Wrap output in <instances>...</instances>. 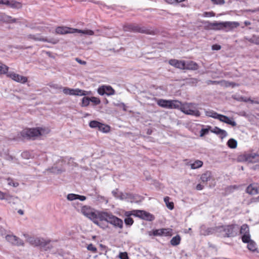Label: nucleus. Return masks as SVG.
<instances>
[{
    "label": "nucleus",
    "instance_id": "59",
    "mask_svg": "<svg viewBox=\"0 0 259 259\" xmlns=\"http://www.w3.org/2000/svg\"><path fill=\"white\" fill-rule=\"evenodd\" d=\"M244 24L246 26H248L250 25L251 23L249 21H246L244 22Z\"/></svg>",
    "mask_w": 259,
    "mask_h": 259
},
{
    "label": "nucleus",
    "instance_id": "3",
    "mask_svg": "<svg viewBox=\"0 0 259 259\" xmlns=\"http://www.w3.org/2000/svg\"><path fill=\"white\" fill-rule=\"evenodd\" d=\"M239 230V226L236 224L218 226L217 231L225 237L236 236Z\"/></svg>",
    "mask_w": 259,
    "mask_h": 259
},
{
    "label": "nucleus",
    "instance_id": "9",
    "mask_svg": "<svg viewBox=\"0 0 259 259\" xmlns=\"http://www.w3.org/2000/svg\"><path fill=\"white\" fill-rule=\"evenodd\" d=\"M28 241L31 245L38 246L41 248L45 247L50 240H46L44 238L30 237L28 239Z\"/></svg>",
    "mask_w": 259,
    "mask_h": 259
},
{
    "label": "nucleus",
    "instance_id": "4",
    "mask_svg": "<svg viewBox=\"0 0 259 259\" xmlns=\"http://www.w3.org/2000/svg\"><path fill=\"white\" fill-rule=\"evenodd\" d=\"M56 32L58 34H64L66 33H74L75 32L80 33L85 35H92L94 34L93 31L91 30H80L75 28H71L68 27L60 26L56 29Z\"/></svg>",
    "mask_w": 259,
    "mask_h": 259
},
{
    "label": "nucleus",
    "instance_id": "52",
    "mask_svg": "<svg viewBox=\"0 0 259 259\" xmlns=\"http://www.w3.org/2000/svg\"><path fill=\"white\" fill-rule=\"evenodd\" d=\"M50 241L48 243V245H47L45 246V247L42 248L44 249L45 250H51L53 246L52 245L50 244Z\"/></svg>",
    "mask_w": 259,
    "mask_h": 259
},
{
    "label": "nucleus",
    "instance_id": "7",
    "mask_svg": "<svg viewBox=\"0 0 259 259\" xmlns=\"http://www.w3.org/2000/svg\"><path fill=\"white\" fill-rule=\"evenodd\" d=\"M42 129L37 128L24 129L21 132V135L24 139H34L41 134Z\"/></svg>",
    "mask_w": 259,
    "mask_h": 259
},
{
    "label": "nucleus",
    "instance_id": "45",
    "mask_svg": "<svg viewBox=\"0 0 259 259\" xmlns=\"http://www.w3.org/2000/svg\"><path fill=\"white\" fill-rule=\"evenodd\" d=\"M124 222L126 225H132L134 223V221L132 218L127 217L124 219Z\"/></svg>",
    "mask_w": 259,
    "mask_h": 259
},
{
    "label": "nucleus",
    "instance_id": "63",
    "mask_svg": "<svg viewBox=\"0 0 259 259\" xmlns=\"http://www.w3.org/2000/svg\"><path fill=\"white\" fill-rule=\"evenodd\" d=\"M191 230V228H189V231H190Z\"/></svg>",
    "mask_w": 259,
    "mask_h": 259
},
{
    "label": "nucleus",
    "instance_id": "28",
    "mask_svg": "<svg viewBox=\"0 0 259 259\" xmlns=\"http://www.w3.org/2000/svg\"><path fill=\"white\" fill-rule=\"evenodd\" d=\"M222 85L225 87H232V88H234L235 87H238L239 84L235 83L234 82H230L227 81H223L221 82Z\"/></svg>",
    "mask_w": 259,
    "mask_h": 259
},
{
    "label": "nucleus",
    "instance_id": "58",
    "mask_svg": "<svg viewBox=\"0 0 259 259\" xmlns=\"http://www.w3.org/2000/svg\"><path fill=\"white\" fill-rule=\"evenodd\" d=\"M132 29H133L135 31H139V32H144V31L143 30H141L140 29H139L137 27H135L134 28H132Z\"/></svg>",
    "mask_w": 259,
    "mask_h": 259
},
{
    "label": "nucleus",
    "instance_id": "54",
    "mask_svg": "<svg viewBox=\"0 0 259 259\" xmlns=\"http://www.w3.org/2000/svg\"><path fill=\"white\" fill-rule=\"evenodd\" d=\"M6 194L0 191V200L6 199Z\"/></svg>",
    "mask_w": 259,
    "mask_h": 259
},
{
    "label": "nucleus",
    "instance_id": "42",
    "mask_svg": "<svg viewBox=\"0 0 259 259\" xmlns=\"http://www.w3.org/2000/svg\"><path fill=\"white\" fill-rule=\"evenodd\" d=\"M226 118L227 120L225 121V123H227L229 125H231L232 126H235L237 125L236 122L235 121L233 120L232 119H231V118H230L229 117H228V118Z\"/></svg>",
    "mask_w": 259,
    "mask_h": 259
},
{
    "label": "nucleus",
    "instance_id": "48",
    "mask_svg": "<svg viewBox=\"0 0 259 259\" xmlns=\"http://www.w3.org/2000/svg\"><path fill=\"white\" fill-rule=\"evenodd\" d=\"M226 118H228V117L222 114H220L218 119L222 122H225V121L227 120Z\"/></svg>",
    "mask_w": 259,
    "mask_h": 259
},
{
    "label": "nucleus",
    "instance_id": "51",
    "mask_svg": "<svg viewBox=\"0 0 259 259\" xmlns=\"http://www.w3.org/2000/svg\"><path fill=\"white\" fill-rule=\"evenodd\" d=\"M221 49V46L219 45H213L212 46V50H220Z\"/></svg>",
    "mask_w": 259,
    "mask_h": 259
},
{
    "label": "nucleus",
    "instance_id": "5",
    "mask_svg": "<svg viewBox=\"0 0 259 259\" xmlns=\"http://www.w3.org/2000/svg\"><path fill=\"white\" fill-rule=\"evenodd\" d=\"M181 111L184 113L199 117L200 115V112L197 110L196 105L193 103H185L181 106Z\"/></svg>",
    "mask_w": 259,
    "mask_h": 259
},
{
    "label": "nucleus",
    "instance_id": "22",
    "mask_svg": "<svg viewBox=\"0 0 259 259\" xmlns=\"http://www.w3.org/2000/svg\"><path fill=\"white\" fill-rule=\"evenodd\" d=\"M246 191L251 195H255L258 193L257 187L254 184L249 185L246 188Z\"/></svg>",
    "mask_w": 259,
    "mask_h": 259
},
{
    "label": "nucleus",
    "instance_id": "43",
    "mask_svg": "<svg viewBox=\"0 0 259 259\" xmlns=\"http://www.w3.org/2000/svg\"><path fill=\"white\" fill-rule=\"evenodd\" d=\"M67 198L69 201H72L74 200H76L77 198V194H69L67 195Z\"/></svg>",
    "mask_w": 259,
    "mask_h": 259
},
{
    "label": "nucleus",
    "instance_id": "56",
    "mask_svg": "<svg viewBox=\"0 0 259 259\" xmlns=\"http://www.w3.org/2000/svg\"><path fill=\"white\" fill-rule=\"evenodd\" d=\"M75 60H76V61L78 63H79V64H83V65H85V64H86V62H85V61H82V60H81L80 59H79V58H76L75 59Z\"/></svg>",
    "mask_w": 259,
    "mask_h": 259
},
{
    "label": "nucleus",
    "instance_id": "47",
    "mask_svg": "<svg viewBox=\"0 0 259 259\" xmlns=\"http://www.w3.org/2000/svg\"><path fill=\"white\" fill-rule=\"evenodd\" d=\"M120 259H128V257L126 252H121L119 254Z\"/></svg>",
    "mask_w": 259,
    "mask_h": 259
},
{
    "label": "nucleus",
    "instance_id": "33",
    "mask_svg": "<svg viewBox=\"0 0 259 259\" xmlns=\"http://www.w3.org/2000/svg\"><path fill=\"white\" fill-rule=\"evenodd\" d=\"M98 130L104 133H107L110 130V127L101 123L100 125L99 126Z\"/></svg>",
    "mask_w": 259,
    "mask_h": 259
},
{
    "label": "nucleus",
    "instance_id": "57",
    "mask_svg": "<svg viewBox=\"0 0 259 259\" xmlns=\"http://www.w3.org/2000/svg\"><path fill=\"white\" fill-rule=\"evenodd\" d=\"M203 186H202V185H201L200 184H198L197 186H196V189L198 190H201L203 189Z\"/></svg>",
    "mask_w": 259,
    "mask_h": 259
},
{
    "label": "nucleus",
    "instance_id": "61",
    "mask_svg": "<svg viewBox=\"0 0 259 259\" xmlns=\"http://www.w3.org/2000/svg\"><path fill=\"white\" fill-rule=\"evenodd\" d=\"M18 212L19 214H21V215H23L24 212H23V211L21 209H19L18 211Z\"/></svg>",
    "mask_w": 259,
    "mask_h": 259
},
{
    "label": "nucleus",
    "instance_id": "31",
    "mask_svg": "<svg viewBox=\"0 0 259 259\" xmlns=\"http://www.w3.org/2000/svg\"><path fill=\"white\" fill-rule=\"evenodd\" d=\"M227 145L230 148L234 149L236 148L237 146V142L234 139H230L228 140Z\"/></svg>",
    "mask_w": 259,
    "mask_h": 259
},
{
    "label": "nucleus",
    "instance_id": "17",
    "mask_svg": "<svg viewBox=\"0 0 259 259\" xmlns=\"http://www.w3.org/2000/svg\"><path fill=\"white\" fill-rule=\"evenodd\" d=\"M169 63L171 66L181 69H184L185 68V61H184L171 59L169 61Z\"/></svg>",
    "mask_w": 259,
    "mask_h": 259
},
{
    "label": "nucleus",
    "instance_id": "8",
    "mask_svg": "<svg viewBox=\"0 0 259 259\" xmlns=\"http://www.w3.org/2000/svg\"><path fill=\"white\" fill-rule=\"evenodd\" d=\"M157 103L160 107L169 109L178 108L181 105V103L177 100L159 99Z\"/></svg>",
    "mask_w": 259,
    "mask_h": 259
},
{
    "label": "nucleus",
    "instance_id": "36",
    "mask_svg": "<svg viewBox=\"0 0 259 259\" xmlns=\"http://www.w3.org/2000/svg\"><path fill=\"white\" fill-rule=\"evenodd\" d=\"M242 240L244 243H248L252 240L250 239V235L249 233L244 234L242 236Z\"/></svg>",
    "mask_w": 259,
    "mask_h": 259
},
{
    "label": "nucleus",
    "instance_id": "40",
    "mask_svg": "<svg viewBox=\"0 0 259 259\" xmlns=\"http://www.w3.org/2000/svg\"><path fill=\"white\" fill-rule=\"evenodd\" d=\"M8 184L10 186H13L14 187H17L19 186V183L17 182H14L13 180L11 178H8L7 179Z\"/></svg>",
    "mask_w": 259,
    "mask_h": 259
},
{
    "label": "nucleus",
    "instance_id": "29",
    "mask_svg": "<svg viewBox=\"0 0 259 259\" xmlns=\"http://www.w3.org/2000/svg\"><path fill=\"white\" fill-rule=\"evenodd\" d=\"M181 237L179 235L174 237L170 240V243L173 246H176L180 244Z\"/></svg>",
    "mask_w": 259,
    "mask_h": 259
},
{
    "label": "nucleus",
    "instance_id": "32",
    "mask_svg": "<svg viewBox=\"0 0 259 259\" xmlns=\"http://www.w3.org/2000/svg\"><path fill=\"white\" fill-rule=\"evenodd\" d=\"M169 197L166 196L164 198V201L166 204V207L170 210L174 208V205L172 202H169Z\"/></svg>",
    "mask_w": 259,
    "mask_h": 259
},
{
    "label": "nucleus",
    "instance_id": "55",
    "mask_svg": "<svg viewBox=\"0 0 259 259\" xmlns=\"http://www.w3.org/2000/svg\"><path fill=\"white\" fill-rule=\"evenodd\" d=\"M77 199H79L80 201H84L86 199V197L84 196L79 195H77Z\"/></svg>",
    "mask_w": 259,
    "mask_h": 259
},
{
    "label": "nucleus",
    "instance_id": "27",
    "mask_svg": "<svg viewBox=\"0 0 259 259\" xmlns=\"http://www.w3.org/2000/svg\"><path fill=\"white\" fill-rule=\"evenodd\" d=\"M245 39L249 42L259 45V36L253 35L251 38H247Z\"/></svg>",
    "mask_w": 259,
    "mask_h": 259
},
{
    "label": "nucleus",
    "instance_id": "39",
    "mask_svg": "<svg viewBox=\"0 0 259 259\" xmlns=\"http://www.w3.org/2000/svg\"><path fill=\"white\" fill-rule=\"evenodd\" d=\"M100 123H101L100 122H99L96 120H92V121H90V122L89 123V126L91 128H98L99 125H100Z\"/></svg>",
    "mask_w": 259,
    "mask_h": 259
},
{
    "label": "nucleus",
    "instance_id": "16",
    "mask_svg": "<svg viewBox=\"0 0 259 259\" xmlns=\"http://www.w3.org/2000/svg\"><path fill=\"white\" fill-rule=\"evenodd\" d=\"M217 227L214 228H206L204 226H202L200 228V233L202 235H208L213 233H218L217 231Z\"/></svg>",
    "mask_w": 259,
    "mask_h": 259
},
{
    "label": "nucleus",
    "instance_id": "1",
    "mask_svg": "<svg viewBox=\"0 0 259 259\" xmlns=\"http://www.w3.org/2000/svg\"><path fill=\"white\" fill-rule=\"evenodd\" d=\"M81 212L101 228H105L102 223L103 221L113 225L115 227H118L120 229L122 228V221L113 215L111 213L106 211L96 213L90 207L87 206H83L81 207Z\"/></svg>",
    "mask_w": 259,
    "mask_h": 259
},
{
    "label": "nucleus",
    "instance_id": "41",
    "mask_svg": "<svg viewBox=\"0 0 259 259\" xmlns=\"http://www.w3.org/2000/svg\"><path fill=\"white\" fill-rule=\"evenodd\" d=\"M90 102V99L89 97H83L82 99V106H87L89 105Z\"/></svg>",
    "mask_w": 259,
    "mask_h": 259
},
{
    "label": "nucleus",
    "instance_id": "37",
    "mask_svg": "<svg viewBox=\"0 0 259 259\" xmlns=\"http://www.w3.org/2000/svg\"><path fill=\"white\" fill-rule=\"evenodd\" d=\"M50 171L54 174H61L64 170L61 168H59L56 166H53L51 169H49Z\"/></svg>",
    "mask_w": 259,
    "mask_h": 259
},
{
    "label": "nucleus",
    "instance_id": "53",
    "mask_svg": "<svg viewBox=\"0 0 259 259\" xmlns=\"http://www.w3.org/2000/svg\"><path fill=\"white\" fill-rule=\"evenodd\" d=\"M22 156L23 157L27 159L29 158V157H30L28 152H24L23 153H22Z\"/></svg>",
    "mask_w": 259,
    "mask_h": 259
},
{
    "label": "nucleus",
    "instance_id": "15",
    "mask_svg": "<svg viewBox=\"0 0 259 259\" xmlns=\"http://www.w3.org/2000/svg\"><path fill=\"white\" fill-rule=\"evenodd\" d=\"M172 230L169 228H163L153 230V235L154 236H171Z\"/></svg>",
    "mask_w": 259,
    "mask_h": 259
},
{
    "label": "nucleus",
    "instance_id": "6",
    "mask_svg": "<svg viewBox=\"0 0 259 259\" xmlns=\"http://www.w3.org/2000/svg\"><path fill=\"white\" fill-rule=\"evenodd\" d=\"M237 159L238 162L256 163L259 162V154L255 153H244L239 155Z\"/></svg>",
    "mask_w": 259,
    "mask_h": 259
},
{
    "label": "nucleus",
    "instance_id": "24",
    "mask_svg": "<svg viewBox=\"0 0 259 259\" xmlns=\"http://www.w3.org/2000/svg\"><path fill=\"white\" fill-rule=\"evenodd\" d=\"M9 70V67L3 64L2 62H0V74H8Z\"/></svg>",
    "mask_w": 259,
    "mask_h": 259
},
{
    "label": "nucleus",
    "instance_id": "25",
    "mask_svg": "<svg viewBox=\"0 0 259 259\" xmlns=\"http://www.w3.org/2000/svg\"><path fill=\"white\" fill-rule=\"evenodd\" d=\"M205 113L206 116L212 117L215 119H218L220 115V114L217 113L216 112L213 110L205 111Z\"/></svg>",
    "mask_w": 259,
    "mask_h": 259
},
{
    "label": "nucleus",
    "instance_id": "44",
    "mask_svg": "<svg viewBox=\"0 0 259 259\" xmlns=\"http://www.w3.org/2000/svg\"><path fill=\"white\" fill-rule=\"evenodd\" d=\"M90 99V101L94 103L95 105H99L101 103L100 100L98 98L92 97Z\"/></svg>",
    "mask_w": 259,
    "mask_h": 259
},
{
    "label": "nucleus",
    "instance_id": "35",
    "mask_svg": "<svg viewBox=\"0 0 259 259\" xmlns=\"http://www.w3.org/2000/svg\"><path fill=\"white\" fill-rule=\"evenodd\" d=\"M247 243L248 244L247 247L248 249L251 251H254L256 249V245L255 243L253 240H251Z\"/></svg>",
    "mask_w": 259,
    "mask_h": 259
},
{
    "label": "nucleus",
    "instance_id": "49",
    "mask_svg": "<svg viewBox=\"0 0 259 259\" xmlns=\"http://www.w3.org/2000/svg\"><path fill=\"white\" fill-rule=\"evenodd\" d=\"M211 1L216 4L223 5L225 4L224 0H211Z\"/></svg>",
    "mask_w": 259,
    "mask_h": 259
},
{
    "label": "nucleus",
    "instance_id": "11",
    "mask_svg": "<svg viewBox=\"0 0 259 259\" xmlns=\"http://www.w3.org/2000/svg\"><path fill=\"white\" fill-rule=\"evenodd\" d=\"M98 93L101 96H111L115 94V91L110 85H102L98 88Z\"/></svg>",
    "mask_w": 259,
    "mask_h": 259
},
{
    "label": "nucleus",
    "instance_id": "10",
    "mask_svg": "<svg viewBox=\"0 0 259 259\" xmlns=\"http://www.w3.org/2000/svg\"><path fill=\"white\" fill-rule=\"evenodd\" d=\"M63 92L66 95L74 96H85L88 95V92L79 89H70L68 88H63Z\"/></svg>",
    "mask_w": 259,
    "mask_h": 259
},
{
    "label": "nucleus",
    "instance_id": "18",
    "mask_svg": "<svg viewBox=\"0 0 259 259\" xmlns=\"http://www.w3.org/2000/svg\"><path fill=\"white\" fill-rule=\"evenodd\" d=\"M211 133H214L217 135H219L221 139H223L227 136V132L224 130H222L218 127H214L210 130Z\"/></svg>",
    "mask_w": 259,
    "mask_h": 259
},
{
    "label": "nucleus",
    "instance_id": "14",
    "mask_svg": "<svg viewBox=\"0 0 259 259\" xmlns=\"http://www.w3.org/2000/svg\"><path fill=\"white\" fill-rule=\"evenodd\" d=\"M133 214L147 221H152L154 219V217L150 213L144 210H136Z\"/></svg>",
    "mask_w": 259,
    "mask_h": 259
},
{
    "label": "nucleus",
    "instance_id": "20",
    "mask_svg": "<svg viewBox=\"0 0 259 259\" xmlns=\"http://www.w3.org/2000/svg\"><path fill=\"white\" fill-rule=\"evenodd\" d=\"M0 21L6 23H11L16 22L17 20L15 18H13L11 16L3 14L0 15Z\"/></svg>",
    "mask_w": 259,
    "mask_h": 259
},
{
    "label": "nucleus",
    "instance_id": "23",
    "mask_svg": "<svg viewBox=\"0 0 259 259\" xmlns=\"http://www.w3.org/2000/svg\"><path fill=\"white\" fill-rule=\"evenodd\" d=\"M211 178V172L210 171H206L201 176V180L202 182H207L210 180Z\"/></svg>",
    "mask_w": 259,
    "mask_h": 259
},
{
    "label": "nucleus",
    "instance_id": "34",
    "mask_svg": "<svg viewBox=\"0 0 259 259\" xmlns=\"http://www.w3.org/2000/svg\"><path fill=\"white\" fill-rule=\"evenodd\" d=\"M119 198L121 200H127V201L131 200L133 198V195L131 194L127 193H121L120 195Z\"/></svg>",
    "mask_w": 259,
    "mask_h": 259
},
{
    "label": "nucleus",
    "instance_id": "12",
    "mask_svg": "<svg viewBox=\"0 0 259 259\" xmlns=\"http://www.w3.org/2000/svg\"><path fill=\"white\" fill-rule=\"evenodd\" d=\"M6 240L14 245L23 246L24 242L20 238L14 235H7L5 237Z\"/></svg>",
    "mask_w": 259,
    "mask_h": 259
},
{
    "label": "nucleus",
    "instance_id": "50",
    "mask_svg": "<svg viewBox=\"0 0 259 259\" xmlns=\"http://www.w3.org/2000/svg\"><path fill=\"white\" fill-rule=\"evenodd\" d=\"M13 2H10L9 1H0L1 4H5L7 5H11L13 6L12 4Z\"/></svg>",
    "mask_w": 259,
    "mask_h": 259
},
{
    "label": "nucleus",
    "instance_id": "46",
    "mask_svg": "<svg viewBox=\"0 0 259 259\" xmlns=\"http://www.w3.org/2000/svg\"><path fill=\"white\" fill-rule=\"evenodd\" d=\"M87 248L89 250H91L93 252H96L97 250V248L92 244H90L88 246Z\"/></svg>",
    "mask_w": 259,
    "mask_h": 259
},
{
    "label": "nucleus",
    "instance_id": "13",
    "mask_svg": "<svg viewBox=\"0 0 259 259\" xmlns=\"http://www.w3.org/2000/svg\"><path fill=\"white\" fill-rule=\"evenodd\" d=\"M7 77L11 78L12 79L21 83H25L27 81V78L25 76L20 75L14 72H9L8 73Z\"/></svg>",
    "mask_w": 259,
    "mask_h": 259
},
{
    "label": "nucleus",
    "instance_id": "38",
    "mask_svg": "<svg viewBox=\"0 0 259 259\" xmlns=\"http://www.w3.org/2000/svg\"><path fill=\"white\" fill-rule=\"evenodd\" d=\"M211 130V126H208L207 128H202L200 132V136L202 137L207 135Z\"/></svg>",
    "mask_w": 259,
    "mask_h": 259
},
{
    "label": "nucleus",
    "instance_id": "26",
    "mask_svg": "<svg viewBox=\"0 0 259 259\" xmlns=\"http://www.w3.org/2000/svg\"><path fill=\"white\" fill-rule=\"evenodd\" d=\"M240 233L242 235L249 233L248 226L247 224H243L240 228L239 227Z\"/></svg>",
    "mask_w": 259,
    "mask_h": 259
},
{
    "label": "nucleus",
    "instance_id": "2",
    "mask_svg": "<svg viewBox=\"0 0 259 259\" xmlns=\"http://www.w3.org/2000/svg\"><path fill=\"white\" fill-rule=\"evenodd\" d=\"M239 26V23L237 22H207L205 25L206 29L209 30H226V31L231 30L234 28H237Z\"/></svg>",
    "mask_w": 259,
    "mask_h": 259
},
{
    "label": "nucleus",
    "instance_id": "62",
    "mask_svg": "<svg viewBox=\"0 0 259 259\" xmlns=\"http://www.w3.org/2000/svg\"><path fill=\"white\" fill-rule=\"evenodd\" d=\"M57 86H58V85H57V84H54V85H53V87H54V88H56V89H57V88H58Z\"/></svg>",
    "mask_w": 259,
    "mask_h": 259
},
{
    "label": "nucleus",
    "instance_id": "30",
    "mask_svg": "<svg viewBox=\"0 0 259 259\" xmlns=\"http://www.w3.org/2000/svg\"><path fill=\"white\" fill-rule=\"evenodd\" d=\"M203 165V162L201 160H196L194 163L190 164L192 169H196L201 167Z\"/></svg>",
    "mask_w": 259,
    "mask_h": 259
},
{
    "label": "nucleus",
    "instance_id": "21",
    "mask_svg": "<svg viewBox=\"0 0 259 259\" xmlns=\"http://www.w3.org/2000/svg\"><path fill=\"white\" fill-rule=\"evenodd\" d=\"M28 37L30 39H33L35 41H41L45 42H52V41L51 40H48L46 38L42 37L38 34H30L28 36Z\"/></svg>",
    "mask_w": 259,
    "mask_h": 259
},
{
    "label": "nucleus",
    "instance_id": "19",
    "mask_svg": "<svg viewBox=\"0 0 259 259\" xmlns=\"http://www.w3.org/2000/svg\"><path fill=\"white\" fill-rule=\"evenodd\" d=\"M198 68V66L195 62L192 61L185 62V68L184 69L196 70Z\"/></svg>",
    "mask_w": 259,
    "mask_h": 259
},
{
    "label": "nucleus",
    "instance_id": "60",
    "mask_svg": "<svg viewBox=\"0 0 259 259\" xmlns=\"http://www.w3.org/2000/svg\"><path fill=\"white\" fill-rule=\"evenodd\" d=\"M254 201V202H259V196H258V197H257L255 198L254 199V201Z\"/></svg>",
    "mask_w": 259,
    "mask_h": 259
}]
</instances>
